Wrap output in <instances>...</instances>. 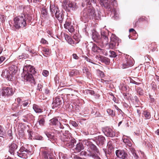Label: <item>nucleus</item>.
Segmentation results:
<instances>
[{
  "label": "nucleus",
  "instance_id": "nucleus-21",
  "mask_svg": "<svg viewBox=\"0 0 159 159\" xmlns=\"http://www.w3.org/2000/svg\"><path fill=\"white\" fill-rule=\"evenodd\" d=\"M81 154L85 156L87 155L88 156L91 157L94 159H101L98 154L94 153L93 151H90L88 153L86 152L82 151L81 152Z\"/></svg>",
  "mask_w": 159,
  "mask_h": 159
},
{
  "label": "nucleus",
  "instance_id": "nucleus-12",
  "mask_svg": "<svg viewBox=\"0 0 159 159\" xmlns=\"http://www.w3.org/2000/svg\"><path fill=\"white\" fill-rule=\"evenodd\" d=\"M23 70L24 73L33 75L36 72L35 68L30 65L25 66Z\"/></svg>",
  "mask_w": 159,
  "mask_h": 159
},
{
  "label": "nucleus",
  "instance_id": "nucleus-61",
  "mask_svg": "<svg viewBox=\"0 0 159 159\" xmlns=\"http://www.w3.org/2000/svg\"><path fill=\"white\" fill-rule=\"evenodd\" d=\"M67 41L69 44L71 45H72L74 43V41L73 40L71 37Z\"/></svg>",
  "mask_w": 159,
  "mask_h": 159
},
{
  "label": "nucleus",
  "instance_id": "nucleus-23",
  "mask_svg": "<svg viewBox=\"0 0 159 159\" xmlns=\"http://www.w3.org/2000/svg\"><path fill=\"white\" fill-rule=\"evenodd\" d=\"M55 15L56 18H57L59 22L60 23H62L64 18V15L63 13L59 11L58 13L57 12Z\"/></svg>",
  "mask_w": 159,
  "mask_h": 159
},
{
  "label": "nucleus",
  "instance_id": "nucleus-37",
  "mask_svg": "<svg viewBox=\"0 0 159 159\" xmlns=\"http://www.w3.org/2000/svg\"><path fill=\"white\" fill-rule=\"evenodd\" d=\"M79 72L78 70L75 69L71 70L69 73V75L70 76H73L79 75Z\"/></svg>",
  "mask_w": 159,
  "mask_h": 159
},
{
  "label": "nucleus",
  "instance_id": "nucleus-58",
  "mask_svg": "<svg viewBox=\"0 0 159 159\" xmlns=\"http://www.w3.org/2000/svg\"><path fill=\"white\" fill-rule=\"evenodd\" d=\"M86 93H89L91 95H93L95 93L93 90H87L86 91Z\"/></svg>",
  "mask_w": 159,
  "mask_h": 159
},
{
  "label": "nucleus",
  "instance_id": "nucleus-2",
  "mask_svg": "<svg viewBox=\"0 0 159 159\" xmlns=\"http://www.w3.org/2000/svg\"><path fill=\"white\" fill-rule=\"evenodd\" d=\"M58 136L64 144L67 145L70 148L74 146L75 140L72 137V134L68 130H65L62 134L59 132Z\"/></svg>",
  "mask_w": 159,
  "mask_h": 159
},
{
  "label": "nucleus",
  "instance_id": "nucleus-43",
  "mask_svg": "<svg viewBox=\"0 0 159 159\" xmlns=\"http://www.w3.org/2000/svg\"><path fill=\"white\" fill-rule=\"evenodd\" d=\"M6 17L4 14H0V25H1V22L2 23H4L6 20Z\"/></svg>",
  "mask_w": 159,
  "mask_h": 159
},
{
  "label": "nucleus",
  "instance_id": "nucleus-3",
  "mask_svg": "<svg viewBox=\"0 0 159 159\" xmlns=\"http://www.w3.org/2000/svg\"><path fill=\"white\" fill-rule=\"evenodd\" d=\"M82 14V18L86 19V21L88 19H93L96 16L95 10L91 6L88 7L84 8Z\"/></svg>",
  "mask_w": 159,
  "mask_h": 159
},
{
  "label": "nucleus",
  "instance_id": "nucleus-14",
  "mask_svg": "<svg viewBox=\"0 0 159 159\" xmlns=\"http://www.w3.org/2000/svg\"><path fill=\"white\" fill-rule=\"evenodd\" d=\"M64 28L68 30L70 32L72 33L74 31V26L72 24V23L69 19H67L65 23L64 24Z\"/></svg>",
  "mask_w": 159,
  "mask_h": 159
},
{
  "label": "nucleus",
  "instance_id": "nucleus-38",
  "mask_svg": "<svg viewBox=\"0 0 159 159\" xmlns=\"http://www.w3.org/2000/svg\"><path fill=\"white\" fill-rule=\"evenodd\" d=\"M14 75H12V74H10V72L8 70L7 71V74L6 75V77L8 79V80L10 81L12 80Z\"/></svg>",
  "mask_w": 159,
  "mask_h": 159
},
{
  "label": "nucleus",
  "instance_id": "nucleus-56",
  "mask_svg": "<svg viewBox=\"0 0 159 159\" xmlns=\"http://www.w3.org/2000/svg\"><path fill=\"white\" fill-rule=\"evenodd\" d=\"M49 153H47L46 151H44L43 152V156L45 159H48V155Z\"/></svg>",
  "mask_w": 159,
  "mask_h": 159
},
{
  "label": "nucleus",
  "instance_id": "nucleus-19",
  "mask_svg": "<svg viewBox=\"0 0 159 159\" xmlns=\"http://www.w3.org/2000/svg\"><path fill=\"white\" fill-rule=\"evenodd\" d=\"M90 140L88 139L87 140L85 141V142L86 144L88 146H89L91 149L94 151L93 152L94 153H98V149L96 147L94 144H93L92 142L90 141Z\"/></svg>",
  "mask_w": 159,
  "mask_h": 159
},
{
  "label": "nucleus",
  "instance_id": "nucleus-60",
  "mask_svg": "<svg viewBox=\"0 0 159 159\" xmlns=\"http://www.w3.org/2000/svg\"><path fill=\"white\" fill-rule=\"evenodd\" d=\"M43 87V85L41 84H39L38 85L37 88V90H39V91H42V88Z\"/></svg>",
  "mask_w": 159,
  "mask_h": 159
},
{
  "label": "nucleus",
  "instance_id": "nucleus-46",
  "mask_svg": "<svg viewBox=\"0 0 159 159\" xmlns=\"http://www.w3.org/2000/svg\"><path fill=\"white\" fill-rule=\"evenodd\" d=\"M42 139L43 137L42 136L39 135L37 134L34 135L33 138V139L38 140H41Z\"/></svg>",
  "mask_w": 159,
  "mask_h": 159
},
{
  "label": "nucleus",
  "instance_id": "nucleus-10",
  "mask_svg": "<svg viewBox=\"0 0 159 159\" xmlns=\"http://www.w3.org/2000/svg\"><path fill=\"white\" fill-rule=\"evenodd\" d=\"M63 6L64 9L67 11H70L71 9L74 10L77 8L76 4L70 1L64 2Z\"/></svg>",
  "mask_w": 159,
  "mask_h": 159
},
{
  "label": "nucleus",
  "instance_id": "nucleus-24",
  "mask_svg": "<svg viewBox=\"0 0 159 159\" xmlns=\"http://www.w3.org/2000/svg\"><path fill=\"white\" fill-rule=\"evenodd\" d=\"M111 3V4L109 3L108 2V1L107 0H105V1H104L103 2H102V3H101L100 4L102 7H104L105 8H108L109 9V8H110L111 7H110L111 5V4L112 5L114 6L115 5H114L115 3H116V2H115L114 3V5H113V4H111V3Z\"/></svg>",
  "mask_w": 159,
  "mask_h": 159
},
{
  "label": "nucleus",
  "instance_id": "nucleus-54",
  "mask_svg": "<svg viewBox=\"0 0 159 159\" xmlns=\"http://www.w3.org/2000/svg\"><path fill=\"white\" fill-rule=\"evenodd\" d=\"M21 101L22 100L20 98H18L16 99V101L17 102L16 103L20 106L21 105L20 104L21 102H22Z\"/></svg>",
  "mask_w": 159,
  "mask_h": 159
},
{
  "label": "nucleus",
  "instance_id": "nucleus-13",
  "mask_svg": "<svg viewBox=\"0 0 159 159\" xmlns=\"http://www.w3.org/2000/svg\"><path fill=\"white\" fill-rule=\"evenodd\" d=\"M92 39L94 42L98 43L99 45L101 47H104V45L101 44L102 40L100 38L99 35L97 32L93 33L92 34Z\"/></svg>",
  "mask_w": 159,
  "mask_h": 159
},
{
  "label": "nucleus",
  "instance_id": "nucleus-39",
  "mask_svg": "<svg viewBox=\"0 0 159 159\" xmlns=\"http://www.w3.org/2000/svg\"><path fill=\"white\" fill-rule=\"evenodd\" d=\"M16 102H15L13 103L12 105L11 109L12 110L14 111H18L19 107L20 106Z\"/></svg>",
  "mask_w": 159,
  "mask_h": 159
},
{
  "label": "nucleus",
  "instance_id": "nucleus-33",
  "mask_svg": "<svg viewBox=\"0 0 159 159\" xmlns=\"http://www.w3.org/2000/svg\"><path fill=\"white\" fill-rule=\"evenodd\" d=\"M42 51L43 52L44 55L45 56L47 57L50 55V51L49 49L46 48H43Z\"/></svg>",
  "mask_w": 159,
  "mask_h": 159
},
{
  "label": "nucleus",
  "instance_id": "nucleus-57",
  "mask_svg": "<svg viewBox=\"0 0 159 159\" xmlns=\"http://www.w3.org/2000/svg\"><path fill=\"white\" fill-rule=\"evenodd\" d=\"M70 123L74 127H77L78 126V124L75 121H70Z\"/></svg>",
  "mask_w": 159,
  "mask_h": 159
},
{
  "label": "nucleus",
  "instance_id": "nucleus-49",
  "mask_svg": "<svg viewBox=\"0 0 159 159\" xmlns=\"http://www.w3.org/2000/svg\"><path fill=\"white\" fill-rule=\"evenodd\" d=\"M131 152L133 153L134 157L136 159H139V156L136 154V153L135 152V151L134 149L132 148H131Z\"/></svg>",
  "mask_w": 159,
  "mask_h": 159
},
{
  "label": "nucleus",
  "instance_id": "nucleus-4",
  "mask_svg": "<svg viewBox=\"0 0 159 159\" xmlns=\"http://www.w3.org/2000/svg\"><path fill=\"white\" fill-rule=\"evenodd\" d=\"M31 154V152L30 151L23 146L17 152L18 156L24 159L27 158Z\"/></svg>",
  "mask_w": 159,
  "mask_h": 159
},
{
  "label": "nucleus",
  "instance_id": "nucleus-42",
  "mask_svg": "<svg viewBox=\"0 0 159 159\" xmlns=\"http://www.w3.org/2000/svg\"><path fill=\"white\" fill-rule=\"evenodd\" d=\"M99 50H100V49L96 44H94L93 45L92 48V50L93 52H98Z\"/></svg>",
  "mask_w": 159,
  "mask_h": 159
},
{
  "label": "nucleus",
  "instance_id": "nucleus-45",
  "mask_svg": "<svg viewBox=\"0 0 159 159\" xmlns=\"http://www.w3.org/2000/svg\"><path fill=\"white\" fill-rule=\"evenodd\" d=\"M107 113L110 115L112 116H114L115 115V112L112 110L110 109H108L107 110Z\"/></svg>",
  "mask_w": 159,
  "mask_h": 159
},
{
  "label": "nucleus",
  "instance_id": "nucleus-53",
  "mask_svg": "<svg viewBox=\"0 0 159 159\" xmlns=\"http://www.w3.org/2000/svg\"><path fill=\"white\" fill-rule=\"evenodd\" d=\"M102 61L103 62L107 65L109 64L110 63V60L107 58H104L102 59Z\"/></svg>",
  "mask_w": 159,
  "mask_h": 159
},
{
  "label": "nucleus",
  "instance_id": "nucleus-17",
  "mask_svg": "<svg viewBox=\"0 0 159 159\" xmlns=\"http://www.w3.org/2000/svg\"><path fill=\"white\" fill-rule=\"evenodd\" d=\"M54 132H47L45 134L47 137L50 139L51 140L55 141L56 139L57 136L55 135L54 134V133H55L56 134H57L58 135L59 131L60 130H54Z\"/></svg>",
  "mask_w": 159,
  "mask_h": 159
},
{
  "label": "nucleus",
  "instance_id": "nucleus-25",
  "mask_svg": "<svg viewBox=\"0 0 159 159\" xmlns=\"http://www.w3.org/2000/svg\"><path fill=\"white\" fill-rule=\"evenodd\" d=\"M45 117L43 115L39 116V125L41 126H43L45 123Z\"/></svg>",
  "mask_w": 159,
  "mask_h": 159
},
{
  "label": "nucleus",
  "instance_id": "nucleus-62",
  "mask_svg": "<svg viewBox=\"0 0 159 159\" xmlns=\"http://www.w3.org/2000/svg\"><path fill=\"white\" fill-rule=\"evenodd\" d=\"M48 159H56V157L54 155L50 153H49L48 155Z\"/></svg>",
  "mask_w": 159,
  "mask_h": 159
},
{
  "label": "nucleus",
  "instance_id": "nucleus-63",
  "mask_svg": "<svg viewBox=\"0 0 159 159\" xmlns=\"http://www.w3.org/2000/svg\"><path fill=\"white\" fill-rule=\"evenodd\" d=\"M48 73H49L48 71L47 70H44L43 71V72L42 73L43 75H44V76H47L48 74Z\"/></svg>",
  "mask_w": 159,
  "mask_h": 159
},
{
  "label": "nucleus",
  "instance_id": "nucleus-1",
  "mask_svg": "<svg viewBox=\"0 0 159 159\" xmlns=\"http://www.w3.org/2000/svg\"><path fill=\"white\" fill-rule=\"evenodd\" d=\"M32 19V17L30 15L21 14L14 18V26L17 29L26 27L27 23Z\"/></svg>",
  "mask_w": 159,
  "mask_h": 159
},
{
  "label": "nucleus",
  "instance_id": "nucleus-5",
  "mask_svg": "<svg viewBox=\"0 0 159 159\" xmlns=\"http://www.w3.org/2000/svg\"><path fill=\"white\" fill-rule=\"evenodd\" d=\"M134 64V61L132 58L128 55L125 56V60L122 64L121 68L125 69L131 66Z\"/></svg>",
  "mask_w": 159,
  "mask_h": 159
},
{
  "label": "nucleus",
  "instance_id": "nucleus-11",
  "mask_svg": "<svg viewBox=\"0 0 159 159\" xmlns=\"http://www.w3.org/2000/svg\"><path fill=\"white\" fill-rule=\"evenodd\" d=\"M102 131L105 134L109 137H113L115 135V132L111 128L107 127L104 128L102 129Z\"/></svg>",
  "mask_w": 159,
  "mask_h": 159
},
{
  "label": "nucleus",
  "instance_id": "nucleus-51",
  "mask_svg": "<svg viewBox=\"0 0 159 159\" xmlns=\"http://www.w3.org/2000/svg\"><path fill=\"white\" fill-rule=\"evenodd\" d=\"M86 2V4L88 5H91L92 3H95L96 0H85Z\"/></svg>",
  "mask_w": 159,
  "mask_h": 159
},
{
  "label": "nucleus",
  "instance_id": "nucleus-27",
  "mask_svg": "<svg viewBox=\"0 0 159 159\" xmlns=\"http://www.w3.org/2000/svg\"><path fill=\"white\" fill-rule=\"evenodd\" d=\"M119 44V43L110 41L109 44V47L111 49H115L116 48Z\"/></svg>",
  "mask_w": 159,
  "mask_h": 159
},
{
  "label": "nucleus",
  "instance_id": "nucleus-35",
  "mask_svg": "<svg viewBox=\"0 0 159 159\" xmlns=\"http://www.w3.org/2000/svg\"><path fill=\"white\" fill-rule=\"evenodd\" d=\"M110 41L118 42L119 43L118 38L116 37L115 34H112L110 37Z\"/></svg>",
  "mask_w": 159,
  "mask_h": 159
},
{
  "label": "nucleus",
  "instance_id": "nucleus-36",
  "mask_svg": "<svg viewBox=\"0 0 159 159\" xmlns=\"http://www.w3.org/2000/svg\"><path fill=\"white\" fill-rule=\"evenodd\" d=\"M22 104L21 105L20 107V110H21L23 109L22 108V106H23V107H29V104L30 103V102L28 100H25L24 101H23L22 102Z\"/></svg>",
  "mask_w": 159,
  "mask_h": 159
},
{
  "label": "nucleus",
  "instance_id": "nucleus-52",
  "mask_svg": "<svg viewBox=\"0 0 159 159\" xmlns=\"http://www.w3.org/2000/svg\"><path fill=\"white\" fill-rule=\"evenodd\" d=\"M145 17L144 16H142L140 17L138 20L135 23V25H137L139 22H140L141 21H143L145 20Z\"/></svg>",
  "mask_w": 159,
  "mask_h": 159
},
{
  "label": "nucleus",
  "instance_id": "nucleus-15",
  "mask_svg": "<svg viewBox=\"0 0 159 159\" xmlns=\"http://www.w3.org/2000/svg\"><path fill=\"white\" fill-rule=\"evenodd\" d=\"M116 154L118 157L122 159H125L127 157V153L123 150H117L116 151Z\"/></svg>",
  "mask_w": 159,
  "mask_h": 159
},
{
  "label": "nucleus",
  "instance_id": "nucleus-50",
  "mask_svg": "<svg viewBox=\"0 0 159 159\" xmlns=\"http://www.w3.org/2000/svg\"><path fill=\"white\" fill-rule=\"evenodd\" d=\"M28 132L29 134V139H33L34 136H33V135L34 132L30 130H28Z\"/></svg>",
  "mask_w": 159,
  "mask_h": 159
},
{
  "label": "nucleus",
  "instance_id": "nucleus-30",
  "mask_svg": "<svg viewBox=\"0 0 159 159\" xmlns=\"http://www.w3.org/2000/svg\"><path fill=\"white\" fill-rule=\"evenodd\" d=\"M33 109L35 112L37 113H41L43 111V109L40 108L38 105L36 104L33 105Z\"/></svg>",
  "mask_w": 159,
  "mask_h": 159
},
{
  "label": "nucleus",
  "instance_id": "nucleus-34",
  "mask_svg": "<svg viewBox=\"0 0 159 159\" xmlns=\"http://www.w3.org/2000/svg\"><path fill=\"white\" fill-rule=\"evenodd\" d=\"M75 150L78 152H80L81 150L84 149L83 145L82 143H80L76 145Z\"/></svg>",
  "mask_w": 159,
  "mask_h": 159
},
{
  "label": "nucleus",
  "instance_id": "nucleus-6",
  "mask_svg": "<svg viewBox=\"0 0 159 159\" xmlns=\"http://www.w3.org/2000/svg\"><path fill=\"white\" fill-rule=\"evenodd\" d=\"M101 38L102 40L101 44L106 46L108 43L109 36V32L107 29H103L101 31Z\"/></svg>",
  "mask_w": 159,
  "mask_h": 159
},
{
  "label": "nucleus",
  "instance_id": "nucleus-20",
  "mask_svg": "<svg viewBox=\"0 0 159 159\" xmlns=\"http://www.w3.org/2000/svg\"><path fill=\"white\" fill-rule=\"evenodd\" d=\"M62 103L61 98L59 97H56L54 98L52 103V108L59 107Z\"/></svg>",
  "mask_w": 159,
  "mask_h": 159
},
{
  "label": "nucleus",
  "instance_id": "nucleus-59",
  "mask_svg": "<svg viewBox=\"0 0 159 159\" xmlns=\"http://www.w3.org/2000/svg\"><path fill=\"white\" fill-rule=\"evenodd\" d=\"M40 43L43 44H48V41L43 38H42L40 41Z\"/></svg>",
  "mask_w": 159,
  "mask_h": 159
},
{
  "label": "nucleus",
  "instance_id": "nucleus-29",
  "mask_svg": "<svg viewBox=\"0 0 159 159\" xmlns=\"http://www.w3.org/2000/svg\"><path fill=\"white\" fill-rule=\"evenodd\" d=\"M123 142L125 143L127 146L129 147H130L132 146V144L131 143L130 140L129 139H127L126 137H123Z\"/></svg>",
  "mask_w": 159,
  "mask_h": 159
},
{
  "label": "nucleus",
  "instance_id": "nucleus-28",
  "mask_svg": "<svg viewBox=\"0 0 159 159\" xmlns=\"http://www.w3.org/2000/svg\"><path fill=\"white\" fill-rule=\"evenodd\" d=\"M98 142L100 144H103L105 140V138L103 136H99L96 138Z\"/></svg>",
  "mask_w": 159,
  "mask_h": 159
},
{
  "label": "nucleus",
  "instance_id": "nucleus-64",
  "mask_svg": "<svg viewBox=\"0 0 159 159\" xmlns=\"http://www.w3.org/2000/svg\"><path fill=\"white\" fill-rule=\"evenodd\" d=\"M98 72L100 74V75L101 77H102L104 76V74L103 72L100 70H97Z\"/></svg>",
  "mask_w": 159,
  "mask_h": 159
},
{
  "label": "nucleus",
  "instance_id": "nucleus-32",
  "mask_svg": "<svg viewBox=\"0 0 159 159\" xmlns=\"http://www.w3.org/2000/svg\"><path fill=\"white\" fill-rule=\"evenodd\" d=\"M143 117H144L146 119H149L151 117V115L149 112L146 110L143 113Z\"/></svg>",
  "mask_w": 159,
  "mask_h": 159
},
{
  "label": "nucleus",
  "instance_id": "nucleus-55",
  "mask_svg": "<svg viewBox=\"0 0 159 159\" xmlns=\"http://www.w3.org/2000/svg\"><path fill=\"white\" fill-rule=\"evenodd\" d=\"M50 93V91L48 89L46 88L45 89L44 93L47 96L49 95Z\"/></svg>",
  "mask_w": 159,
  "mask_h": 159
},
{
  "label": "nucleus",
  "instance_id": "nucleus-40",
  "mask_svg": "<svg viewBox=\"0 0 159 159\" xmlns=\"http://www.w3.org/2000/svg\"><path fill=\"white\" fill-rule=\"evenodd\" d=\"M83 72L85 73L88 77H89L91 75V73L89 71L88 69L85 67H84L83 69Z\"/></svg>",
  "mask_w": 159,
  "mask_h": 159
},
{
  "label": "nucleus",
  "instance_id": "nucleus-18",
  "mask_svg": "<svg viewBox=\"0 0 159 159\" xmlns=\"http://www.w3.org/2000/svg\"><path fill=\"white\" fill-rule=\"evenodd\" d=\"M24 74H25L24 76V80L30 82L32 85L35 84V82L33 75L25 73Z\"/></svg>",
  "mask_w": 159,
  "mask_h": 159
},
{
  "label": "nucleus",
  "instance_id": "nucleus-7",
  "mask_svg": "<svg viewBox=\"0 0 159 159\" xmlns=\"http://www.w3.org/2000/svg\"><path fill=\"white\" fill-rule=\"evenodd\" d=\"M18 115L22 114L23 115V117L25 119H23L24 122H28V120L31 118L33 115L30 113V111L28 110H25V109H22L19 111L17 112Z\"/></svg>",
  "mask_w": 159,
  "mask_h": 159
},
{
  "label": "nucleus",
  "instance_id": "nucleus-41",
  "mask_svg": "<svg viewBox=\"0 0 159 159\" xmlns=\"http://www.w3.org/2000/svg\"><path fill=\"white\" fill-rule=\"evenodd\" d=\"M41 14L42 16L46 17L47 16L48 11L45 8H43L41 10Z\"/></svg>",
  "mask_w": 159,
  "mask_h": 159
},
{
  "label": "nucleus",
  "instance_id": "nucleus-47",
  "mask_svg": "<svg viewBox=\"0 0 159 159\" xmlns=\"http://www.w3.org/2000/svg\"><path fill=\"white\" fill-rule=\"evenodd\" d=\"M5 131L4 128L2 126L0 125V137H2L4 135Z\"/></svg>",
  "mask_w": 159,
  "mask_h": 159
},
{
  "label": "nucleus",
  "instance_id": "nucleus-22",
  "mask_svg": "<svg viewBox=\"0 0 159 159\" xmlns=\"http://www.w3.org/2000/svg\"><path fill=\"white\" fill-rule=\"evenodd\" d=\"M18 70L17 67L15 65H11L9 66V70L10 74H12V75H15L17 72Z\"/></svg>",
  "mask_w": 159,
  "mask_h": 159
},
{
  "label": "nucleus",
  "instance_id": "nucleus-16",
  "mask_svg": "<svg viewBox=\"0 0 159 159\" xmlns=\"http://www.w3.org/2000/svg\"><path fill=\"white\" fill-rule=\"evenodd\" d=\"M18 145L15 143V142L13 141L9 145V152L11 154L14 155L15 152L18 148Z\"/></svg>",
  "mask_w": 159,
  "mask_h": 159
},
{
  "label": "nucleus",
  "instance_id": "nucleus-26",
  "mask_svg": "<svg viewBox=\"0 0 159 159\" xmlns=\"http://www.w3.org/2000/svg\"><path fill=\"white\" fill-rule=\"evenodd\" d=\"M50 10L52 13H55V15L56 14L57 12L58 13L60 11L57 7L55 6H53L52 5L50 6Z\"/></svg>",
  "mask_w": 159,
  "mask_h": 159
},
{
  "label": "nucleus",
  "instance_id": "nucleus-9",
  "mask_svg": "<svg viewBox=\"0 0 159 159\" xmlns=\"http://www.w3.org/2000/svg\"><path fill=\"white\" fill-rule=\"evenodd\" d=\"M14 94L13 89L9 87H3L2 88L1 95L2 96L5 98L12 95Z\"/></svg>",
  "mask_w": 159,
  "mask_h": 159
},
{
  "label": "nucleus",
  "instance_id": "nucleus-48",
  "mask_svg": "<svg viewBox=\"0 0 159 159\" xmlns=\"http://www.w3.org/2000/svg\"><path fill=\"white\" fill-rule=\"evenodd\" d=\"M137 91L138 93L140 95H143L144 94L143 90L139 87L137 88Z\"/></svg>",
  "mask_w": 159,
  "mask_h": 159
},
{
  "label": "nucleus",
  "instance_id": "nucleus-8",
  "mask_svg": "<svg viewBox=\"0 0 159 159\" xmlns=\"http://www.w3.org/2000/svg\"><path fill=\"white\" fill-rule=\"evenodd\" d=\"M50 123L51 125H55L57 129H63L65 128V126L67 125L64 124L62 125L60 122L56 118H53L50 120Z\"/></svg>",
  "mask_w": 159,
  "mask_h": 159
},
{
  "label": "nucleus",
  "instance_id": "nucleus-44",
  "mask_svg": "<svg viewBox=\"0 0 159 159\" xmlns=\"http://www.w3.org/2000/svg\"><path fill=\"white\" fill-rule=\"evenodd\" d=\"M109 55L110 57H116L117 56L116 53L112 51H110L109 52Z\"/></svg>",
  "mask_w": 159,
  "mask_h": 159
},
{
  "label": "nucleus",
  "instance_id": "nucleus-31",
  "mask_svg": "<svg viewBox=\"0 0 159 159\" xmlns=\"http://www.w3.org/2000/svg\"><path fill=\"white\" fill-rule=\"evenodd\" d=\"M148 48L152 52L157 51V45L155 43H152L150 46H149Z\"/></svg>",
  "mask_w": 159,
  "mask_h": 159
}]
</instances>
